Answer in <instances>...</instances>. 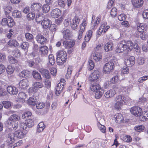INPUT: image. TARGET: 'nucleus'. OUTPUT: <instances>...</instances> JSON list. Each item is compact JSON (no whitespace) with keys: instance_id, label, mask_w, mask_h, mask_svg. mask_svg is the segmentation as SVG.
<instances>
[{"instance_id":"obj_1","label":"nucleus","mask_w":148,"mask_h":148,"mask_svg":"<svg viewBox=\"0 0 148 148\" xmlns=\"http://www.w3.org/2000/svg\"><path fill=\"white\" fill-rule=\"evenodd\" d=\"M137 45H133L132 42L130 41H124L118 44L116 52L117 53L123 52L124 51H131L133 48L137 47Z\"/></svg>"},{"instance_id":"obj_2","label":"nucleus","mask_w":148,"mask_h":148,"mask_svg":"<svg viewBox=\"0 0 148 148\" xmlns=\"http://www.w3.org/2000/svg\"><path fill=\"white\" fill-rule=\"evenodd\" d=\"M137 45H133L132 42L130 41H124L118 44L116 52L117 53L123 52L124 51H131L133 48L137 47Z\"/></svg>"},{"instance_id":"obj_3","label":"nucleus","mask_w":148,"mask_h":148,"mask_svg":"<svg viewBox=\"0 0 148 148\" xmlns=\"http://www.w3.org/2000/svg\"><path fill=\"white\" fill-rule=\"evenodd\" d=\"M27 132V131L23 130V132L18 131H16L14 133H10L8 135L7 142L9 145L12 144L17 139H21L23 138Z\"/></svg>"},{"instance_id":"obj_4","label":"nucleus","mask_w":148,"mask_h":148,"mask_svg":"<svg viewBox=\"0 0 148 148\" xmlns=\"http://www.w3.org/2000/svg\"><path fill=\"white\" fill-rule=\"evenodd\" d=\"M57 56V61L60 65L63 64L67 59V55L66 51L61 50L58 51L56 54Z\"/></svg>"},{"instance_id":"obj_5","label":"nucleus","mask_w":148,"mask_h":148,"mask_svg":"<svg viewBox=\"0 0 148 148\" xmlns=\"http://www.w3.org/2000/svg\"><path fill=\"white\" fill-rule=\"evenodd\" d=\"M34 125V123L33 120L28 119L26 120L25 123L21 122L20 123V127L23 130L27 131L28 130V128L32 127Z\"/></svg>"},{"instance_id":"obj_6","label":"nucleus","mask_w":148,"mask_h":148,"mask_svg":"<svg viewBox=\"0 0 148 148\" xmlns=\"http://www.w3.org/2000/svg\"><path fill=\"white\" fill-rule=\"evenodd\" d=\"M114 67V64L112 62L106 63L104 66L103 72L105 73H109L113 70Z\"/></svg>"},{"instance_id":"obj_7","label":"nucleus","mask_w":148,"mask_h":148,"mask_svg":"<svg viewBox=\"0 0 148 148\" xmlns=\"http://www.w3.org/2000/svg\"><path fill=\"white\" fill-rule=\"evenodd\" d=\"M42 6V5L40 3H33L31 5V9L32 12L38 15L40 13Z\"/></svg>"},{"instance_id":"obj_8","label":"nucleus","mask_w":148,"mask_h":148,"mask_svg":"<svg viewBox=\"0 0 148 148\" xmlns=\"http://www.w3.org/2000/svg\"><path fill=\"white\" fill-rule=\"evenodd\" d=\"M100 73L97 70L94 71L91 74L90 80L92 82H96L99 80Z\"/></svg>"},{"instance_id":"obj_9","label":"nucleus","mask_w":148,"mask_h":148,"mask_svg":"<svg viewBox=\"0 0 148 148\" xmlns=\"http://www.w3.org/2000/svg\"><path fill=\"white\" fill-rule=\"evenodd\" d=\"M87 24V22L85 21L80 26V29L78 33V39H80L82 37L83 33L85 30V27Z\"/></svg>"},{"instance_id":"obj_10","label":"nucleus","mask_w":148,"mask_h":148,"mask_svg":"<svg viewBox=\"0 0 148 148\" xmlns=\"http://www.w3.org/2000/svg\"><path fill=\"white\" fill-rule=\"evenodd\" d=\"M142 111L141 109L136 106L132 108L130 110L131 113L136 116H140L142 114Z\"/></svg>"},{"instance_id":"obj_11","label":"nucleus","mask_w":148,"mask_h":148,"mask_svg":"<svg viewBox=\"0 0 148 148\" xmlns=\"http://www.w3.org/2000/svg\"><path fill=\"white\" fill-rule=\"evenodd\" d=\"M63 34V38L66 40H69L73 36L71 31L68 29H63L62 31Z\"/></svg>"},{"instance_id":"obj_12","label":"nucleus","mask_w":148,"mask_h":148,"mask_svg":"<svg viewBox=\"0 0 148 148\" xmlns=\"http://www.w3.org/2000/svg\"><path fill=\"white\" fill-rule=\"evenodd\" d=\"M79 22V19L77 16L75 17L72 20L70 23L71 28L73 30L76 29Z\"/></svg>"},{"instance_id":"obj_13","label":"nucleus","mask_w":148,"mask_h":148,"mask_svg":"<svg viewBox=\"0 0 148 148\" xmlns=\"http://www.w3.org/2000/svg\"><path fill=\"white\" fill-rule=\"evenodd\" d=\"M130 99L128 97H125L121 95L117 96L115 99V102H123L125 103H128V102L130 101Z\"/></svg>"},{"instance_id":"obj_14","label":"nucleus","mask_w":148,"mask_h":148,"mask_svg":"<svg viewBox=\"0 0 148 148\" xmlns=\"http://www.w3.org/2000/svg\"><path fill=\"white\" fill-rule=\"evenodd\" d=\"M20 119V116L16 114L11 115L7 120L6 122L8 124H12V122H14V121H18Z\"/></svg>"},{"instance_id":"obj_15","label":"nucleus","mask_w":148,"mask_h":148,"mask_svg":"<svg viewBox=\"0 0 148 148\" xmlns=\"http://www.w3.org/2000/svg\"><path fill=\"white\" fill-rule=\"evenodd\" d=\"M75 40H72L70 41H64L63 44L65 48L69 49L73 47L75 44Z\"/></svg>"},{"instance_id":"obj_16","label":"nucleus","mask_w":148,"mask_h":148,"mask_svg":"<svg viewBox=\"0 0 148 148\" xmlns=\"http://www.w3.org/2000/svg\"><path fill=\"white\" fill-rule=\"evenodd\" d=\"M51 23V21L46 18H45L41 22L42 27L44 29L49 28Z\"/></svg>"},{"instance_id":"obj_17","label":"nucleus","mask_w":148,"mask_h":148,"mask_svg":"<svg viewBox=\"0 0 148 148\" xmlns=\"http://www.w3.org/2000/svg\"><path fill=\"white\" fill-rule=\"evenodd\" d=\"M135 60V58L134 56H131L125 60V64L127 66H132L134 64Z\"/></svg>"},{"instance_id":"obj_18","label":"nucleus","mask_w":148,"mask_h":148,"mask_svg":"<svg viewBox=\"0 0 148 148\" xmlns=\"http://www.w3.org/2000/svg\"><path fill=\"white\" fill-rule=\"evenodd\" d=\"M7 89L8 92L11 95H16L18 92V89L14 86H8L7 88Z\"/></svg>"},{"instance_id":"obj_19","label":"nucleus","mask_w":148,"mask_h":148,"mask_svg":"<svg viewBox=\"0 0 148 148\" xmlns=\"http://www.w3.org/2000/svg\"><path fill=\"white\" fill-rule=\"evenodd\" d=\"M116 92L114 89H111L105 92L104 96L106 98H111L114 96Z\"/></svg>"},{"instance_id":"obj_20","label":"nucleus","mask_w":148,"mask_h":148,"mask_svg":"<svg viewBox=\"0 0 148 148\" xmlns=\"http://www.w3.org/2000/svg\"><path fill=\"white\" fill-rule=\"evenodd\" d=\"M48 48L46 46H41L39 48V52L42 56H45L48 53Z\"/></svg>"},{"instance_id":"obj_21","label":"nucleus","mask_w":148,"mask_h":148,"mask_svg":"<svg viewBox=\"0 0 148 148\" xmlns=\"http://www.w3.org/2000/svg\"><path fill=\"white\" fill-rule=\"evenodd\" d=\"M12 126L11 127H8L6 129L7 132H12L13 131V130H16L18 127V123L15 122H12V124H8Z\"/></svg>"},{"instance_id":"obj_22","label":"nucleus","mask_w":148,"mask_h":148,"mask_svg":"<svg viewBox=\"0 0 148 148\" xmlns=\"http://www.w3.org/2000/svg\"><path fill=\"white\" fill-rule=\"evenodd\" d=\"M36 39L38 42L41 44H44L46 41L47 39L42 35L38 34L37 35Z\"/></svg>"},{"instance_id":"obj_23","label":"nucleus","mask_w":148,"mask_h":148,"mask_svg":"<svg viewBox=\"0 0 148 148\" xmlns=\"http://www.w3.org/2000/svg\"><path fill=\"white\" fill-rule=\"evenodd\" d=\"M61 83H58L56 88V94L57 95H59L64 89V86Z\"/></svg>"},{"instance_id":"obj_24","label":"nucleus","mask_w":148,"mask_h":148,"mask_svg":"<svg viewBox=\"0 0 148 148\" xmlns=\"http://www.w3.org/2000/svg\"><path fill=\"white\" fill-rule=\"evenodd\" d=\"M51 14L53 18H56L58 17L61 15V12L59 9L56 8L53 10Z\"/></svg>"},{"instance_id":"obj_25","label":"nucleus","mask_w":148,"mask_h":148,"mask_svg":"<svg viewBox=\"0 0 148 148\" xmlns=\"http://www.w3.org/2000/svg\"><path fill=\"white\" fill-rule=\"evenodd\" d=\"M26 96L25 94L23 92H19L18 94V100L20 102L23 103L25 101V99L26 98Z\"/></svg>"},{"instance_id":"obj_26","label":"nucleus","mask_w":148,"mask_h":148,"mask_svg":"<svg viewBox=\"0 0 148 148\" xmlns=\"http://www.w3.org/2000/svg\"><path fill=\"white\" fill-rule=\"evenodd\" d=\"M92 55L94 59L97 62L99 61L102 59L101 55L100 52H94Z\"/></svg>"},{"instance_id":"obj_27","label":"nucleus","mask_w":148,"mask_h":148,"mask_svg":"<svg viewBox=\"0 0 148 148\" xmlns=\"http://www.w3.org/2000/svg\"><path fill=\"white\" fill-rule=\"evenodd\" d=\"M29 85V82L27 79H24L19 82V86L21 88H25Z\"/></svg>"},{"instance_id":"obj_28","label":"nucleus","mask_w":148,"mask_h":148,"mask_svg":"<svg viewBox=\"0 0 148 148\" xmlns=\"http://www.w3.org/2000/svg\"><path fill=\"white\" fill-rule=\"evenodd\" d=\"M143 3V0H132V3L134 6L139 8L142 6Z\"/></svg>"},{"instance_id":"obj_29","label":"nucleus","mask_w":148,"mask_h":148,"mask_svg":"<svg viewBox=\"0 0 148 148\" xmlns=\"http://www.w3.org/2000/svg\"><path fill=\"white\" fill-rule=\"evenodd\" d=\"M101 88L100 86L97 83L91 84L90 86V89L92 91L95 92Z\"/></svg>"},{"instance_id":"obj_30","label":"nucleus","mask_w":148,"mask_h":148,"mask_svg":"<svg viewBox=\"0 0 148 148\" xmlns=\"http://www.w3.org/2000/svg\"><path fill=\"white\" fill-rule=\"evenodd\" d=\"M8 45L10 46H14L18 48L19 47V44L16 40L10 39L8 42Z\"/></svg>"},{"instance_id":"obj_31","label":"nucleus","mask_w":148,"mask_h":148,"mask_svg":"<svg viewBox=\"0 0 148 148\" xmlns=\"http://www.w3.org/2000/svg\"><path fill=\"white\" fill-rule=\"evenodd\" d=\"M43 86L42 83L38 82L33 83V88L35 90V91L39 88H42Z\"/></svg>"},{"instance_id":"obj_32","label":"nucleus","mask_w":148,"mask_h":148,"mask_svg":"<svg viewBox=\"0 0 148 148\" xmlns=\"http://www.w3.org/2000/svg\"><path fill=\"white\" fill-rule=\"evenodd\" d=\"M113 43L110 42L106 43L104 46V49L106 52L111 51L113 49Z\"/></svg>"},{"instance_id":"obj_33","label":"nucleus","mask_w":148,"mask_h":148,"mask_svg":"<svg viewBox=\"0 0 148 148\" xmlns=\"http://www.w3.org/2000/svg\"><path fill=\"white\" fill-rule=\"evenodd\" d=\"M32 74L34 78L37 80H42V79L40 74L36 71H32Z\"/></svg>"},{"instance_id":"obj_34","label":"nucleus","mask_w":148,"mask_h":148,"mask_svg":"<svg viewBox=\"0 0 148 148\" xmlns=\"http://www.w3.org/2000/svg\"><path fill=\"white\" fill-rule=\"evenodd\" d=\"M29 46V44L27 42H23L20 45L21 48L26 53L28 51Z\"/></svg>"},{"instance_id":"obj_35","label":"nucleus","mask_w":148,"mask_h":148,"mask_svg":"<svg viewBox=\"0 0 148 148\" xmlns=\"http://www.w3.org/2000/svg\"><path fill=\"white\" fill-rule=\"evenodd\" d=\"M95 92V97L97 99L100 98L102 97L103 92V90L101 88Z\"/></svg>"},{"instance_id":"obj_36","label":"nucleus","mask_w":148,"mask_h":148,"mask_svg":"<svg viewBox=\"0 0 148 148\" xmlns=\"http://www.w3.org/2000/svg\"><path fill=\"white\" fill-rule=\"evenodd\" d=\"M92 31L91 30H89L86 32L85 37L86 41V42L89 41L92 36Z\"/></svg>"},{"instance_id":"obj_37","label":"nucleus","mask_w":148,"mask_h":148,"mask_svg":"<svg viewBox=\"0 0 148 148\" xmlns=\"http://www.w3.org/2000/svg\"><path fill=\"white\" fill-rule=\"evenodd\" d=\"M114 118L115 119V121L118 123L121 122L123 119V117L122 114L120 113L114 115Z\"/></svg>"},{"instance_id":"obj_38","label":"nucleus","mask_w":148,"mask_h":148,"mask_svg":"<svg viewBox=\"0 0 148 148\" xmlns=\"http://www.w3.org/2000/svg\"><path fill=\"white\" fill-rule=\"evenodd\" d=\"M41 72L45 78L49 79L50 78V76L49 71L47 70L44 69L42 70Z\"/></svg>"},{"instance_id":"obj_39","label":"nucleus","mask_w":148,"mask_h":148,"mask_svg":"<svg viewBox=\"0 0 148 148\" xmlns=\"http://www.w3.org/2000/svg\"><path fill=\"white\" fill-rule=\"evenodd\" d=\"M139 118L143 121H145L147 119H148V111L144 112L143 115H140V116Z\"/></svg>"},{"instance_id":"obj_40","label":"nucleus","mask_w":148,"mask_h":148,"mask_svg":"<svg viewBox=\"0 0 148 148\" xmlns=\"http://www.w3.org/2000/svg\"><path fill=\"white\" fill-rule=\"evenodd\" d=\"M13 17L14 18H18L21 17V14L20 11L18 10L14 11L12 13Z\"/></svg>"},{"instance_id":"obj_41","label":"nucleus","mask_w":148,"mask_h":148,"mask_svg":"<svg viewBox=\"0 0 148 148\" xmlns=\"http://www.w3.org/2000/svg\"><path fill=\"white\" fill-rule=\"evenodd\" d=\"M8 17L7 25L9 27H12L14 25V22L12 18L10 17Z\"/></svg>"},{"instance_id":"obj_42","label":"nucleus","mask_w":148,"mask_h":148,"mask_svg":"<svg viewBox=\"0 0 148 148\" xmlns=\"http://www.w3.org/2000/svg\"><path fill=\"white\" fill-rule=\"evenodd\" d=\"M36 21L39 23L41 22H42L44 19L43 18L44 15L42 14H40V13H39L38 15L36 14Z\"/></svg>"},{"instance_id":"obj_43","label":"nucleus","mask_w":148,"mask_h":148,"mask_svg":"<svg viewBox=\"0 0 148 148\" xmlns=\"http://www.w3.org/2000/svg\"><path fill=\"white\" fill-rule=\"evenodd\" d=\"M30 73V71H28L24 70L21 72L20 75L23 78H27L29 77Z\"/></svg>"},{"instance_id":"obj_44","label":"nucleus","mask_w":148,"mask_h":148,"mask_svg":"<svg viewBox=\"0 0 148 148\" xmlns=\"http://www.w3.org/2000/svg\"><path fill=\"white\" fill-rule=\"evenodd\" d=\"M36 100L34 98L30 97L28 100V103L29 105L32 106H35L36 104Z\"/></svg>"},{"instance_id":"obj_45","label":"nucleus","mask_w":148,"mask_h":148,"mask_svg":"<svg viewBox=\"0 0 148 148\" xmlns=\"http://www.w3.org/2000/svg\"><path fill=\"white\" fill-rule=\"evenodd\" d=\"M14 67L10 65L8 66L6 69L7 73L9 74H12L14 72Z\"/></svg>"},{"instance_id":"obj_46","label":"nucleus","mask_w":148,"mask_h":148,"mask_svg":"<svg viewBox=\"0 0 148 148\" xmlns=\"http://www.w3.org/2000/svg\"><path fill=\"white\" fill-rule=\"evenodd\" d=\"M110 27V26L107 25V23H104L102 24L100 27V29H103L104 32L105 33L109 29Z\"/></svg>"},{"instance_id":"obj_47","label":"nucleus","mask_w":148,"mask_h":148,"mask_svg":"<svg viewBox=\"0 0 148 148\" xmlns=\"http://www.w3.org/2000/svg\"><path fill=\"white\" fill-rule=\"evenodd\" d=\"M145 26L143 23H141L137 25V29L138 31L140 32H143L145 29Z\"/></svg>"},{"instance_id":"obj_48","label":"nucleus","mask_w":148,"mask_h":148,"mask_svg":"<svg viewBox=\"0 0 148 148\" xmlns=\"http://www.w3.org/2000/svg\"><path fill=\"white\" fill-rule=\"evenodd\" d=\"M58 3L60 7L64 8L66 4V1L65 0H58Z\"/></svg>"},{"instance_id":"obj_49","label":"nucleus","mask_w":148,"mask_h":148,"mask_svg":"<svg viewBox=\"0 0 148 148\" xmlns=\"http://www.w3.org/2000/svg\"><path fill=\"white\" fill-rule=\"evenodd\" d=\"M50 9V6L48 4L44 5L42 7V10L44 13H47Z\"/></svg>"},{"instance_id":"obj_50","label":"nucleus","mask_w":148,"mask_h":148,"mask_svg":"<svg viewBox=\"0 0 148 148\" xmlns=\"http://www.w3.org/2000/svg\"><path fill=\"white\" fill-rule=\"evenodd\" d=\"M117 14V11L116 8H112L110 11V15L112 17L116 16Z\"/></svg>"},{"instance_id":"obj_51","label":"nucleus","mask_w":148,"mask_h":148,"mask_svg":"<svg viewBox=\"0 0 148 148\" xmlns=\"http://www.w3.org/2000/svg\"><path fill=\"white\" fill-rule=\"evenodd\" d=\"M36 14L33 12L29 13L27 16V19L28 20H32L34 19Z\"/></svg>"},{"instance_id":"obj_52","label":"nucleus","mask_w":148,"mask_h":148,"mask_svg":"<svg viewBox=\"0 0 148 148\" xmlns=\"http://www.w3.org/2000/svg\"><path fill=\"white\" fill-rule=\"evenodd\" d=\"M97 125L99 128L101 132L103 133H105L106 131V127L104 125L101 124L99 122L98 123Z\"/></svg>"},{"instance_id":"obj_53","label":"nucleus","mask_w":148,"mask_h":148,"mask_svg":"<svg viewBox=\"0 0 148 148\" xmlns=\"http://www.w3.org/2000/svg\"><path fill=\"white\" fill-rule=\"evenodd\" d=\"M12 9V8L10 6H7L4 8V11L6 16H8H8V14L10 13Z\"/></svg>"},{"instance_id":"obj_54","label":"nucleus","mask_w":148,"mask_h":148,"mask_svg":"<svg viewBox=\"0 0 148 148\" xmlns=\"http://www.w3.org/2000/svg\"><path fill=\"white\" fill-rule=\"evenodd\" d=\"M45 87L49 89L50 88L51 81L50 79H46L45 82Z\"/></svg>"},{"instance_id":"obj_55","label":"nucleus","mask_w":148,"mask_h":148,"mask_svg":"<svg viewBox=\"0 0 148 148\" xmlns=\"http://www.w3.org/2000/svg\"><path fill=\"white\" fill-rule=\"evenodd\" d=\"M49 59L50 63L51 65H53L55 63V60L52 54H50L49 56Z\"/></svg>"},{"instance_id":"obj_56","label":"nucleus","mask_w":148,"mask_h":148,"mask_svg":"<svg viewBox=\"0 0 148 148\" xmlns=\"http://www.w3.org/2000/svg\"><path fill=\"white\" fill-rule=\"evenodd\" d=\"M8 60L10 63L12 64H14L17 62V60L15 59V58L12 56H9Z\"/></svg>"},{"instance_id":"obj_57","label":"nucleus","mask_w":148,"mask_h":148,"mask_svg":"<svg viewBox=\"0 0 148 148\" xmlns=\"http://www.w3.org/2000/svg\"><path fill=\"white\" fill-rule=\"evenodd\" d=\"M26 39L27 41H31L33 39V35L29 33H26L25 35Z\"/></svg>"},{"instance_id":"obj_58","label":"nucleus","mask_w":148,"mask_h":148,"mask_svg":"<svg viewBox=\"0 0 148 148\" xmlns=\"http://www.w3.org/2000/svg\"><path fill=\"white\" fill-rule=\"evenodd\" d=\"M119 77L117 75H115L111 79L110 81L112 83L115 84L119 82Z\"/></svg>"},{"instance_id":"obj_59","label":"nucleus","mask_w":148,"mask_h":148,"mask_svg":"<svg viewBox=\"0 0 148 148\" xmlns=\"http://www.w3.org/2000/svg\"><path fill=\"white\" fill-rule=\"evenodd\" d=\"M132 138L131 137L129 136L125 135L123 137V140L126 142H129L131 141Z\"/></svg>"},{"instance_id":"obj_60","label":"nucleus","mask_w":148,"mask_h":148,"mask_svg":"<svg viewBox=\"0 0 148 148\" xmlns=\"http://www.w3.org/2000/svg\"><path fill=\"white\" fill-rule=\"evenodd\" d=\"M4 107L6 108H9L11 105L10 102L8 101H4L2 102Z\"/></svg>"},{"instance_id":"obj_61","label":"nucleus","mask_w":148,"mask_h":148,"mask_svg":"<svg viewBox=\"0 0 148 148\" xmlns=\"http://www.w3.org/2000/svg\"><path fill=\"white\" fill-rule=\"evenodd\" d=\"M144 127L142 125L136 126L134 127L135 130L137 132H142L143 131Z\"/></svg>"},{"instance_id":"obj_62","label":"nucleus","mask_w":148,"mask_h":148,"mask_svg":"<svg viewBox=\"0 0 148 148\" xmlns=\"http://www.w3.org/2000/svg\"><path fill=\"white\" fill-rule=\"evenodd\" d=\"M126 15L123 14H121L118 16V19L120 21L125 20L126 19Z\"/></svg>"},{"instance_id":"obj_63","label":"nucleus","mask_w":148,"mask_h":148,"mask_svg":"<svg viewBox=\"0 0 148 148\" xmlns=\"http://www.w3.org/2000/svg\"><path fill=\"white\" fill-rule=\"evenodd\" d=\"M12 54L16 57H19L21 54L19 51L18 49L14 50L12 51Z\"/></svg>"},{"instance_id":"obj_64","label":"nucleus","mask_w":148,"mask_h":148,"mask_svg":"<svg viewBox=\"0 0 148 148\" xmlns=\"http://www.w3.org/2000/svg\"><path fill=\"white\" fill-rule=\"evenodd\" d=\"M45 106V103L42 102H39L37 103L36 104V107L39 109L42 108Z\"/></svg>"}]
</instances>
